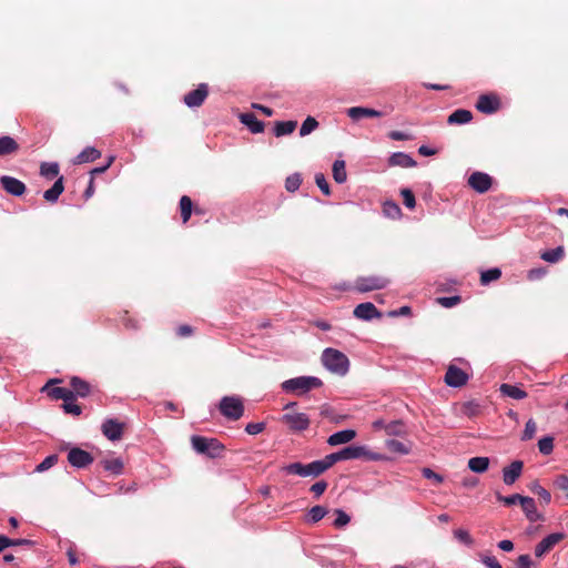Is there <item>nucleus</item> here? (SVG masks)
Returning a JSON list of instances; mask_svg holds the SVG:
<instances>
[{
  "mask_svg": "<svg viewBox=\"0 0 568 568\" xmlns=\"http://www.w3.org/2000/svg\"><path fill=\"white\" fill-rule=\"evenodd\" d=\"M321 359L327 371L338 376H345L349 371L348 357L338 349L325 348Z\"/></svg>",
  "mask_w": 568,
  "mask_h": 568,
  "instance_id": "f257e3e1",
  "label": "nucleus"
},
{
  "mask_svg": "<svg viewBox=\"0 0 568 568\" xmlns=\"http://www.w3.org/2000/svg\"><path fill=\"white\" fill-rule=\"evenodd\" d=\"M323 385L322 381L315 376H298L286 379L282 383L283 392L297 396L304 395L314 388Z\"/></svg>",
  "mask_w": 568,
  "mask_h": 568,
  "instance_id": "f03ea898",
  "label": "nucleus"
},
{
  "mask_svg": "<svg viewBox=\"0 0 568 568\" xmlns=\"http://www.w3.org/2000/svg\"><path fill=\"white\" fill-rule=\"evenodd\" d=\"M191 443L196 453L206 455L210 458L220 457L224 450V446L215 438L194 435L191 438Z\"/></svg>",
  "mask_w": 568,
  "mask_h": 568,
  "instance_id": "7ed1b4c3",
  "label": "nucleus"
},
{
  "mask_svg": "<svg viewBox=\"0 0 568 568\" xmlns=\"http://www.w3.org/2000/svg\"><path fill=\"white\" fill-rule=\"evenodd\" d=\"M220 413L229 420H239L244 414V404L240 396H224L219 404Z\"/></svg>",
  "mask_w": 568,
  "mask_h": 568,
  "instance_id": "20e7f679",
  "label": "nucleus"
},
{
  "mask_svg": "<svg viewBox=\"0 0 568 568\" xmlns=\"http://www.w3.org/2000/svg\"><path fill=\"white\" fill-rule=\"evenodd\" d=\"M389 280L384 276L369 275L361 276L355 281V288L361 293H366L386 287Z\"/></svg>",
  "mask_w": 568,
  "mask_h": 568,
  "instance_id": "39448f33",
  "label": "nucleus"
},
{
  "mask_svg": "<svg viewBox=\"0 0 568 568\" xmlns=\"http://www.w3.org/2000/svg\"><path fill=\"white\" fill-rule=\"evenodd\" d=\"M282 422L294 433L306 430L311 424L305 413H286L282 416Z\"/></svg>",
  "mask_w": 568,
  "mask_h": 568,
  "instance_id": "423d86ee",
  "label": "nucleus"
},
{
  "mask_svg": "<svg viewBox=\"0 0 568 568\" xmlns=\"http://www.w3.org/2000/svg\"><path fill=\"white\" fill-rule=\"evenodd\" d=\"M341 460H351L367 457L372 460H379L378 454H371L365 446H347L338 450Z\"/></svg>",
  "mask_w": 568,
  "mask_h": 568,
  "instance_id": "0eeeda50",
  "label": "nucleus"
},
{
  "mask_svg": "<svg viewBox=\"0 0 568 568\" xmlns=\"http://www.w3.org/2000/svg\"><path fill=\"white\" fill-rule=\"evenodd\" d=\"M124 423L114 418L105 419L101 425L102 434L111 442L120 440L123 436Z\"/></svg>",
  "mask_w": 568,
  "mask_h": 568,
  "instance_id": "6e6552de",
  "label": "nucleus"
},
{
  "mask_svg": "<svg viewBox=\"0 0 568 568\" xmlns=\"http://www.w3.org/2000/svg\"><path fill=\"white\" fill-rule=\"evenodd\" d=\"M68 462L75 468H85L93 463V457L89 452L73 447L68 453Z\"/></svg>",
  "mask_w": 568,
  "mask_h": 568,
  "instance_id": "1a4fd4ad",
  "label": "nucleus"
},
{
  "mask_svg": "<svg viewBox=\"0 0 568 568\" xmlns=\"http://www.w3.org/2000/svg\"><path fill=\"white\" fill-rule=\"evenodd\" d=\"M565 538L562 532H554L542 538L535 547L536 557H542Z\"/></svg>",
  "mask_w": 568,
  "mask_h": 568,
  "instance_id": "9d476101",
  "label": "nucleus"
},
{
  "mask_svg": "<svg viewBox=\"0 0 568 568\" xmlns=\"http://www.w3.org/2000/svg\"><path fill=\"white\" fill-rule=\"evenodd\" d=\"M468 381V375L459 367L450 365L445 375V383L450 387H462Z\"/></svg>",
  "mask_w": 568,
  "mask_h": 568,
  "instance_id": "9b49d317",
  "label": "nucleus"
},
{
  "mask_svg": "<svg viewBox=\"0 0 568 568\" xmlns=\"http://www.w3.org/2000/svg\"><path fill=\"white\" fill-rule=\"evenodd\" d=\"M207 93V85L205 83H201L195 90L185 94L183 101L189 108H197L203 104Z\"/></svg>",
  "mask_w": 568,
  "mask_h": 568,
  "instance_id": "f8f14e48",
  "label": "nucleus"
},
{
  "mask_svg": "<svg viewBox=\"0 0 568 568\" xmlns=\"http://www.w3.org/2000/svg\"><path fill=\"white\" fill-rule=\"evenodd\" d=\"M491 178L484 172H474L468 178L469 186L478 193L487 192L491 186Z\"/></svg>",
  "mask_w": 568,
  "mask_h": 568,
  "instance_id": "ddd939ff",
  "label": "nucleus"
},
{
  "mask_svg": "<svg viewBox=\"0 0 568 568\" xmlns=\"http://www.w3.org/2000/svg\"><path fill=\"white\" fill-rule=\"evenodd\" d=\"M354 316L362 321H372L373 318H381L382 313L371 302L358 304L353 312Z\"/></svg>",
  "mask_w": 568,
  "mask_h": 568,
  "instance_id": "4468645a",
  "label": "nucleus"
},
{
  "mask_svg": "<svg viewBox=\"0 0 568 568\" xmlns=\"http://www.w3.org/2000/svg\"><path fill=\"white\" fill-rule=\"evenodd\" d=\"M524 463L521 460H514L508 466L503 468V481L507 486H511L521 476Z\"/></svg>",
  "mask_w": 568,
  "mask_h": 568,
  "instance_id": "2eb2a0df",
  "label": "nucleus"
},
{
  "mask_svg": "<svg viewBox=\"0 0 568 568\" xmlns=\"http://www.w3.org/2000/svg\"><path fill=\"white\" fill-rule=\"evenodd\" d=\"M0 183L3 190L13 196H21L26 192L24 183L13 176L3 175Z\"/></svg>",
  "mask_w": 568,
  "mask_h": 568,
  "instance_id": "dca6fc26",
  "label": "nucleus"
},
{
  "mask_svg": "<svg viewBox=\"0 0 568 568\" xmlns=\"http://www.w3.org/2000/svg\"><path fill=\"white\" fill-rule=\"evenodd\" d=\"M499 105V99L491 94H481L476 103L477 110L485 114H491L496 112Z\"/></svg>",
  "mask_w": 568,
  "mask_h": 568,
  "instance_id": "f3484780",
  "label": "nucleus"
},
{
  "mask_svg": "<svg viewBox=\"0 0 568 568\" xmlns=\"http://www.w3.org/2000/svg\"><path fill=\"white\" fill-rule=\"evenodd\" d=\"M55 381H50L47 383L42 392H47L48 395L53 399H62L63 402L68 400H74V394L73 390L67 388V387H51V384H53Z\"/></svg>",
  "mask_w": 568,
  "mask_h": 568,
  "instance_id": "a211bd4d",
  "label": "nucleus"
},
{
  "mask_svg": "<svg viewBox=\"0 0 568 568\" xmlns=\"http://www.w3.org/2000/svg\"><path fill=\"white\" fill-rule=\"evenodd\" d=\"M346 113L353 121H359L363 118H379L383 115L381 111L365 106H352L347 109Z\"/></svg>",
  "mask_w": 568,
  "mask_h": 568,
  "instance_id": "6ab92c4d",
  "label": "nucleus"
},
{
  "mask_svg": "<svg viewBox=\"0 0 568 568\" xmlns=\"http://www.w3.org/2000/svg\"><path fill=\"white\" fill-rule=\"evenodd\" d=\"M520 506L526 518L530 523H536L542 518V516L537 510L536 501L534 500V498L524 496Z\"/></svg>",
  "mask_w": 568,
  "mask_h": 568,
  "instance_id": "aec40b11",
  "label": "nucleus"
},
{
  "mask_svg": "<svg viewBox=\"0 0 568 568\" xmlns=\"http://www.w3.org/2000/svg\"><path fill=\"white\" fill-rule=\"evenodd\" d=\"M355 437L356 432L354 429H344L332 434L327 438V444L329 446H338L352 442Z\"/></svg>",
  "mask_w": 568,
  "mask_h": 568,
  "instance_id": "412c9836",
  "label": "nucleus"
},
{
  "mask_svg": "<svg viewBox=\"0 0 568 568\" xmlns=\"http://www.w3.org/2000/svg\"><path fill=\"white\" fill-rule=\"evenodd\" d=\"M240 120L252 133H262L264 131V123L254 113H242Z\"/></svg>",
  "mask_w": 568,
  "mask_h": 568,
  "instance_id": "4be33fe9",
  "label": "nucleus"
},
{
  "mask_svg": "<svg viewBox=\"0 0 568 568\" xmlns=\"http://www.w3.org/2000/svg\"><path fill=\"white\" fill-rule=\"evenodd\" d=\"M63 176H59L57 181L53 183V185L49 190L44 191L43 197L45 201L50 203H55L59 196L63 193Z\"/></svg>",
  "mask_w": 568,
  "mask_h": 568,
  "instance_id": "5701e85b",
  "label": "nucleus"
},
{
  "mask_svg": "<svg viewBox=\"0 0 568 568\" xmlns=\"http://www.w3.org/2000/svg\"><path fill=\"white\" fill-rule=\"evenodd\" d=\"M389 164L393 166L413 168L416 161L404 152H395L389 156Z\"/></svg>",
  "mask_w": 568,
  "mask_h": 568,
  "instance_id": "b1692460",
  "label": "nucleus"
},
{
  "mask_svg": "<svg viewBox=\"0 0 568 568\" xmlns=\"http://www.w3.org/2000/svg\"><path fill=\"white\" fill-rule=\"evenodd\" d=\"M101 156V152L93 148L87 146L83 149L74 159L75 164L89 163L98 160Z\"/></svg>",
  "mask_w": 568,
  "mask_h": 568,
  "instance_id": "393cba45",
  "label": "nucleus"
},
{
  "mask_svg": "<svg viewBox=\"0 0 568 568\" xmlns=\"http://www.w3.org/2000/svg\"><path fill=\"white\" fill-rule=\"evenodd\" d=\"M385 434L387 436L405 437L407 427L402 419H395L387 423Z\"/></svg>",
  "mask_w": 568,
  "mask_h": 568,
  "instance_id": "a878e982",
  "label": "nucleus"
},
{
  "mask_svg": "<svg viewBox=\"0 0 568 568\" xmlns=\"http://www.w3.org/2000/svg\"><path fill=\"white\" fill-rule=\"evenodd\" d=\"M70 385L72 387L71 390H73L74 397L75 396L85 397L90 394L91 387H90L89 383L81 379L80 377H77V376L72 377Z\"/></svg>",
  "mask_w": 568,
  "mask_h": 568,
  "instance_id": "bb28decb",
  "label": "nucleus"
},
{
  "mask_svg": "<svg viewBox=\"0 0 568 568\" xmlns=\"http://www.w3.org/2000/svg\"><path fill=\"white\" fill-rule=\"evenodd\" d=\"M473 119V113L465 109L455 110L447 119L449 124H466Z\"/></svg>",
  "mask_w": 568,
  "mask_h": 568,
  "instance_id": "cd10ccee",
  "label": "nucleus"
},
{
  "mask_svg": "<svg viewBox=\"0 0 568 568\" xmlns=\"http://www.w3.org/2000/svg\"><path fill=\"white\" fill-rule=\"evenodd\" d=\"M499 390L503 395L518 400L527 397V393L524 389L511 384H501Z\"/></svg>",
  "mask_w": 568,
  "mask_h": 568,
  "instance_id": "c85d7f7f",
  "label": "nucleus"
},
{
  "mask_svg": "<svg viewBox=\"0 0 568 568\" xmlns=\"http://www.w3.org/2000/svg\"><path fill=\"white\" fill-rule=\"evenodd\" d=\"M489 467L488 457H473L468 460V468L476 474L485 473Z\"/></svg>",
  "mask_w": 568,
  "mask_h": 568,
  "instance_id": "c756f323",
  "label": "nucleus"
},
{
  "mask_svg": "<svg viewBox=\"0 0 568 568\" xmlns=\"http://www.w3.org/2000/svg\"><path fill=\"white\" fill-rule=\"evenodd\" d=\"M296 121H278L274 125V134L277 138L291 134L296 129Z\"/></svg>",
  "mask_w": 568,
  "mask_h": 568,
  "instance_id": "7c9ffc66",
  "label": "nucleus"
},
{
  "mask_svg": "<svg viewBox=\"0 0 568 568\" xmlns=\"http://www.w3.org/2000/svg\"><path fill=\"white\" fill-rule=\"evenodd\" d=\"M385 446L389 452L398 455H408L410 453V446L397 439H387Z\"/></svg>",
  "mask_w": 568,
  "mask_h": 568,
  "instance_id": "2f4dec72",
  "label": "nucleus"
},
{
  "mask_svg": "<svg viewBox=\"0 0 568 568\" xmlns=\"http://www.w3.org/2000/svg\"><path fill=\"white\" fill-rule=\"evenodd\" d=\"M383 213L386 217L392 220H398L402 216V210L399 205L394 201H385L383 204Z\"/></svg>",
  "mask_w": 568,
  "mask_h": 568,
  "instance_id": "473e14b6",
  "label": "nucleus"
},
{
  "mask_svg": "<svg viewBox=\"0 0 568 568\" xmlns=\"http://www.w3.org/2000/svg\"><path fill=\"white\" fill-rule=\"evenodd\" d=\"M19 145L11 136L0 138V156L8 155L18 150Z\"/></svg>",
  "mask_w": 568,
  "mask_h": 568,
  "instance_id": "72a5a7b5",
  "label": "nucleus"
},
{
  "mask_svg": "<svg viewBox=\"0 0 568 568\" xmlns=\"http://www.w3.org/2000/svg\"><path fill=\"white\" fill-rule=\"evenodd\" d=\"M333 178L336 183L342 184L346 181L347 174L344 160H335L333 163Z\"/></svg>",
  "mask_w": 568,
  "mask_h": 568,
  "instance_id": "f704fd0d",
  "label": "nucleus"
},
{
  "mask_svg": "<svg viewBox=\"0 0 568 568\" xmlns=\"http://www.w3.org/2000/svg\"><path fill=\"white\" fill-rule=\"evenodd\" d=\"M60 169L57 162H43L40 165V174L45 179H54L59 175Z\"/></svg>",
  "mask_w": 568,
  "mask_h": 568,
  "instance_id": "c9c22d12",
  "label": "nucleus"
},
{
  "mask_svg": "<svg viewBox=\"0 0 568 568\" xmlns=\"http://www.w3.org/2000/svg\"><path fill=\"white\" fill-rule=\"evenodd\" d=\"M103 468L114 475H120L123 471L124 464L121 458L104 459L101 462Z\"/></svg>",
  "mask_w": 568,
  "mask_h": 568,
  "instance_id": "e433bc0d",
  "label": "nucleus"
},
{
  "mask_svg": "<svg viewBox=\"0 0 568 568\" xmlns=\"http://www.w3.org/2000/svg\"><path fill=\"white\" fill-rule=\"evenodd\" d=\"M564 255H565L564 247L557 246L555 248L547 250V251L542 252L540 257L548 263H557L558 261H560L564 257Z\"/></svg>",
  "mask_w": 568,
  "mask_h": 568,
  "instance_id": "4c0bfd02",
  "label": "nucleus"
},
{
  "mask_svg": "<svg viewBox=\"0 0 568 568\" xmlns=\"http://www.w3.org/2000/svg\"><path fill=\"white\" fill-rule=\"evenodd\" d=\"M501 271L498 267H493L480 273L481 285H488L489 283L499 280Z\"/></svg>",
  "mask_w": 568,
  "mask_h": 568,
  "instance_id": "58836bf2",
  "label": "nucleus"
},
{
  "mask_svg": "<svg viewBox=\"0 0 568 568\" xmlns=\"http://www.w3.org/2000/svg\"><path fill=\"white\" fill-rule=\"evenodd\" d=\"M529 489L537 495L546 505L551 501L550 493L544 488L538 481H532L529 485Z\"/></svg>",
  "mask_w": 568,
  "mask_h": 568,
  "instance_id": "ea45409f",
  "label": "nucleus"
},
{
  "mask_svg": "<svg viewBox=\"0 0 568 568\" xmlns=\"http://www.w3.org/2000/svg\"><path fill=\"white\" fill-rule=\"evenodd\" d=\"M327 514V509L323 506L316 505L313 506L307 514V521L315 524L323 519L325 515Z\"/></svg>",
  "mask_w": 568,
  "mask_h": 568,
  "instance_id": "a19ab883",
  "label": "nucleus"
},
{
  "mask_svg": "<svg viewBox=\"0 0 568 568\" xmlns=\"http://www.w3.org/2000/svg\"><path fill=\"white\" fill-rule=\"evenodd\" d=\"M181 216L183 223H186L192 214V201L189 196L183 195L180 200Z\"/></svg>",
  "mask_w": 568,
  "mask_h": 568,
  "instance_id": "79ce46f5",
  "label": "nucleus"
},
{
  "mask_svg": "<svg viewBox=\"0 0 568 568\" xmlns=\"http://www.w3.org/2000/svg\"><path fill=\"white\" fill-rule=\"evenodd\" d=\"M317 126H318L317 120L310 115L303 121V123L300 128V135L306 136V135L311 134L315 129H317Z\"/></svg>",
  "mask_w": 568,
  "mask_h": 568,
  "instance_id": "37998d69",
  "label": "nucleus"
},
{
  "mask_svg": "<svg viewBox=\"0 0 568 568\" xmlns=\"http://www.w3.org/2000/svg\"><path fill=\"white\" fill-rule=\"evenodd\" d=\"M321 468L326 471L331 468L335 463L341 462V456L338 452L326 455L323 459H318Z\"/></svg>",
  "mask_w": 568,
  "mask_h": 568,
  "instance_id": "c03bdc74",
  "label": "nucleus"
},
{
  "mask_svg": "<svg viewBox=\"0 0 568 568\" xmlns=\"http://www.w3.org/2000/svg\"><path fill=\"white\" fill-rule=\"evenodd\" d=\"M321 468L326 471L331 468L335 463L341 462V456L338 452L326 455L323 459H318Z\"/></svg>",
  "mask_w": 568,
  "mask_h": 568,
  "instance_id": "a18cd8bd",
  "label": "nucleus"
},
{
  "mask_svg": "<svg viewBox=\"0 0 568 568\" xmlns=\"http://www.w3.org/2000/svg\"><path fill=\"white\" fill-rule=\"evenodd\" d=\"M538 449L542 455H549L554 450V438L551 436H545L538 442Z\"/></svg>",
  "mask_w": 568,
  "mask_h": 568,
  "instance_id": "49530a36",
  "label": "nucleus"
},
{
  "mask_svg": "<svg viewBox=\"0 0 568 568\" xmlns=\"http://www.w3.org/2000/svg\"><path fill=\"white\" fill-rule=\"evenodd\" d=\"M334 514L336 516L333 523L335 528H344L349 524L351 517L343 509H335Z\"/></svg>",
  "mask_w": 568,
  "mask_h": 568,
  "instance_id": "de8ad7c7",
  "label": "nucleus"
},
{
  "mask_svg": "<svg viewBox=\"0 0 568 568\" xmlns=\"http://www.w3.org/2000/svg\"><path fill=\"white\" fill-rule=\"evenodd\" d=\"M321 474H323V470L321 468L318 460H314L310 464L304 465V477H317Z\"/></svg>",
  "mask_w": 568,
  "mask_h": 568,
  "instance_id": "09e8293b",
  "label": "nucleus"
},
{
  "mask_svg": "<svg viewBox=\"0 0 568 568\" xmlns=\"http://www.w3.org/2000/svg\"><path fill=\"white\" fill-rule=\"evenodd\" d=\"M301 183H302L301 175L297 173H294L286 178L285 187L288 192H294L300 189Z\"/></svg>",
  "mask_w": 568,
  "mask_h": 568,
  "instance_id": "8fccbe9b",
  "label": "nucleus"
},
{
  "mask_svg": "<svg viewBox=\"0 0 568 568\" xmlns=\"http://www.w3.org/2000/svg\"><path fill=\"white\" fill-rule=\"evenodd\" d=\"M58 462V455H49L47 456L39 465L36 467V471L42 473L48 469H50L52 466H54Z\"/></svg>",
  "mask_w": 568,
  "mask_h": 568,
  "instance_id": "3c124183",
  "label": "nucleus"
},
{
  "mask_svg": "<svg viewBox=\"0 0 568 568\" xmlns=\"http://www.w3.org/2000/svg\"><path fill=\"white\" fill-rule=\"evenodd\" d=\"M282 471L288 475H297L304 477V464L302 463H292L282 468Z\"/></svg>",
  "mask_w": 568,
  "mask_h": 568,
  "instance_id": "603ef678",
  "label": "nucleus"
},
{
  "mask_svg": "<svg viewBox=\"0 0 568 568\" xmlns=\"http://www.w3.org/2000/svg\"><path fill=\"white\" fill-rule=\"evenodd\" d=\"M454 537L463 542L464 545L470 547L474 545V539L471 538V536L469 535V532L465 529H462V528H458V529H455L454 530Z\"/></svg>",
  "mask_w": 568,
  "mask_h": 568,
  "instance_id": "864d4df0",
  "label": "nucleus"
},
{
  "mask_svg": "<svg viewBox=\"0 0 568 568\" xmlns=\"http://www.w3.org/2000/svg\"><path fill=\"white\" fill-rule=\"evenodd\" d=\"M536 430H537V425L535 423L534 419H528L526 425H525V429L523 432V435H521V440H529L531 439L535 434H536Z\"/></svg>",
  "mask_w": 568,
  "mask_h": 568,
  "instance_id": "5fc2aeb1",
  "label": "nucleus"
},
{
  "mask_svg": "<svg viewBox=\"0 0 568 568\" xmlns=\"http://www.w3.org/2000/svg\"><path fill=\"white\" fill-rule=\"evenodd\" d=\"M523 498H524V496H521L519 494H513L509 496H503L499 494L497 495V500L503 503L506 506H513V505H516L517 503L520 504Z\"/></svg>",
  "mask_w": 568,
  "mask_h": 568,
  "instance_id": "6e6d98bb",
  "label": "nucleus"
},
{
  "mask_svg": "<svg viewBox=\"0 0 568 568\" xmlns=\"http://www.w3.org/2000/svg\"><path fill=\"white\" fill-rule=\"evenodd\" d=\"M400 194L403 196V202H404L405 206L409 210L415 209L416 200H415L414 193L409 189H403L400 191Z\"/></svg>",
  "mask_w": 568,
  "mask_h": 568,
  "instance_id": "4d7b16f0",
  "label": "nucleus"
},
{
  "mask_svg": "<svg viewBox=\"0 0 568 568\" xmlns=\"http://www.w3.org/2000/svg\"><path fill=\"white\" fill-rule=\"evenodd\" d=\"M315 183L325 195L331 194L329 184L323 173L315 174Z\"/></svg>",
  "mask_w": 568,
  "mask_h": 568,
  "instance_id": "13d9d810",
  "label": "nucleus"
},
{
  "mask_svg": "<svg viewBox=\"0 0 568 568\" xmlns=\"http://www.w3.org/2000/svg\"><path fill=\"white\" fill-rule=\"evenodd\" d=\"M266 427V424L264 422H261V423H248L246 426H245V432L248 434V435H257L260 433H262Z\"/></svg>",
  "mask_w": 568,
  "mask_h": 568,
  "instance_id": "bf43d9fd",
  "label": "nucleus"
},
{
  "mask_svg": "<svg viewBox=\"0 0 568 568\" xmlns=\"http://www.w3.org/2000/svg\"><path fill=\"white\" fill-rule=\"evenodd\" d=\"M422 474L425 478L433 480L436 485H439L444 481V477L437 473H435L430 468H423Z\"/></svg>",
  "mask_w": 568,
  "mask_h": 568,
  "instance_id": "052dcab7",
  "label": "nucleus"
},
{
  "mask_svg": "<svg viewBox=\"0 0 568 568\" xmlns=\"http://www.w3.org/2000/svg\"><path fill=\"white\" fill-rule=\"evenodd\" d=\"M531 564L532 561L529 555H520L513 568H531Z\"/></svg>",
  "mask_w": 568,
  "mask_h": 568,
  "instance_id": "680f3d73",
  "label": "nucleus"
},
{
  "mask_svg": "<svg viewBox=\"0 0 568 568\" xmlns=\"http://www.w3.org/2000/svg\"><path fill=\"white\" fill-rule=\"evenodd\" d=\"M63 409L68 414H72L79 416L82 412L81 407L78 404H74L73 400H68L63 403Z\"/></svg>",
  "mask_w": 568,
  "mask_h": 568,
  "instance_id": "e2e57ef3",
  "label": "nucleus"
},
{
  "mask_svg": "<svg viewBox=\"0 0 568 568\" xmlns=\"http://www.w3.org/2000/svg\"><path fill=\"white\" fill-rule=\"evenodd\" d=\"M480 561L486 568H503L499 561L494 556H481Z\"/></svg>",
  "mask_w": 568,
  "mask_h": 568,
  "instance_id": "0e129e2a",
  "label": "nucleus"
},
{
  "mask_svg": "<svg viewBox=\"0 0 568 568\" xmlns=\"http://www.w3.org/2000/svg\"><path fill=\"white\" fill-rule=\"evenodd\" d=\"M438 302L444 307H453L460 302V296L455 295V296L440 297V298H438Z\"/></svg>",
  "mask_w": 568,
  "mask_h": 568,
  "instance_id": "69168bd1",
  "label": "nucleus"
},
{
  "mask_svg": "<svg viewBox=\"0 0 568 568\" xmlns=\"http://www.w3.org/2000/svg\"><path fill=\"white\" fill-rule=\"evenodd\" d=\"M326 488H327V483L324 480H320L311 486V491L315 495V497H320L324 494Z\"/></svg>",
  "mask_w": 568,
  "mask_h": 568,
  "instance_id": "338daca9",
  "label": "nucleus"
},
{
  "mask_svg": "<svg viewBox=\"0 0 568 568\" xmlns=\"http://www.w3.org/2000/svg\"><path fill=\"white\" fill-rule=\"evenodd\" d=\"M554 485L560 490H568V476L559 475L555 478Z\"/></svg>",
  "mask_w": 568,
  "mask_h": 568,
  "instance_id": "774afa93",
  "label": "nucleus"
}]
</instances>
